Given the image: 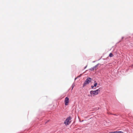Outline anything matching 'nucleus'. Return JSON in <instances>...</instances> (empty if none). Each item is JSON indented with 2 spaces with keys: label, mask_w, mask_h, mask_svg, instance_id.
<instances>
[{
  "label": "nucleus",
  "mask_w": 133,
  "mask_h": 133,
  "mask_svg": "<svg viewBox=\"0 0 133 133\" xmlns=\"http://www.w3.org/2000/svg\"><path fill=\"white\" fill-rule=\"evenodd\" d=\"M108 133H117V131H115L113 132H109Z\"/></svg>",
  "instance_id": "nucleus-9"
},
{
  "label": "nucleus",
  "mask_w": 133,
  "mask_h": 133,
  "mask_svg": "<svg viewBox=\"0 0 133 133\" xmlns=\"http://www.w3.org/2000/svg\"><path fill=\"white\" fill-rule=\"evenodd\" d=\"M71 117H68L65 120L64 123L66 125H68L71 123Z\"/></svg>",
  "instance_id": "nucleus-3"
},
{
  "label": "nucleus",
  "mask_w": 133,
  "mask_h": 133,
  "mask_svg": "<svg viewBox=\"0 0 133 133\" xmlns=\"http://www.w3.org/2000/svg\"><path fill=\"white\" fill-rule=\"evenodd\" d=\"M65 104L66 105H68L69 102V98L67 97H66L64 101Z\"/></svg>",
  "instance_id": "nucleus-4"
},
{
  "label": "nucleus",
  "mask_w": 133,
  "mask_h": 133,
  "mask_svg": "<svg viewBox=\"0 0 133 133\" xmlns=\"http://www.w3.org/2000/svg\"><path fill=\"white\" fill-rule=\"evenodd\" d=\"M114 56L113 54L111 53H110L109 55V56L110 57H112Z\"/></svg>",
  "instance_id": "nucleus-6"
},
{
  "label": "nucleus",
  "mask_w": 133,
  "mask_h": 133,
  "mask_svg": "<svg viewBox=\"0 0 133 133\" xmlns=\"http://www.w3.org/2000/svg\"><path fill=\"white\" fill-rule=\"evenodd\" d=\"M89 70L90 71H93L94 70V68H92L90 69H89Z\"/></svg>",
  "instance_id": "nucleus-7"
},
{
  "label": "nucleus",
  "mask_w": 133,
  "mask_h": 133,
  "mask_svg": "<svg viewBox=\"0 0 133 133\" xmlns=\"http://www.w3.org/2000/svg\"><path fill=\"white\" fill-rule=\"evenodd\" d=\"M94 86H91V87L92 88H94Z\"/></svg>",
  "instance_id": "nucleus-10"
},
{
  "label": "nucleus",
  "mask_w": 133,
  "mask_h": 133,
  "mask_svg": "<svg viewBox=\"0 0 133 133\" xmlns=\"http://www.w3.org/2000/svg\"><path fill=\"white\" fill-rule=\"evenodd\" d=\"M98 64H97V65H96L94 67H93L95 70H96L98 69L97 67L98 66Z\"/></svg>",
  "instance_id": "nucleus-5"
},
{
  "label": "nucleus",
  "mask_w": 133,
  "mask_h": 133,
  "mask_svg": "<svg viewBox=\"0 0 133 133\" xmlns=\"http://www.w3.org/2000/svg\"><path fill=\"white\" fill-rule=\"evenodd\" d=\"M101 88H99L98 89L95 90H91L90 92V94L91 97L95 96V95H97L99 94Z\"/></svg>",
  "instance_id": "nucleus-1"
},
{
  "label": "nucleus",
  "mask_w": 133,
  "mask_h": 133,
  "mask_svg": "<svg viewBox=\"0 0 133 133\" xmlns=\"http://www.w3.org/2000/svg\"><path fill=\"white\" fill-rule=\"evenodd\" d=\"M131 67H132V68H133V65H132L131 66Z\"/></svg>",
  "instance_id": "nucleus-11"
},
{
  "label": "nucleus",
  "mask_w": 133,
  "mask_h": 133,
  "mask_svg": "<svg viewBox=\"0 0 133 133\" xmlns=\"http://www.w3.org/2000/svg\"><path fill=\"white\" fill-rule=\"evenodd\" d=\"M97 85V83L96 82H95V83L94 84V87H96V86Z\"/></svg>",
  "instance_id": "nucleus-8"
},
{
  "label": "nucleus",
  "mask_w": 133,
  "mask_h": 133,
  "mask_svg": "<svg viewBox=\"0 0 133 133\" xmlns=\"http://www.w3.org/2000/svg\"><path fill=\"white\" fill-rule=\"evenodd\" d=\"M91 78L88 77L84 83L83 84V87H85L87 84H88L91 81Z\"/></svg>",
  "instance_id": "nucleus-2"
},
{
  "label": "nucleus",
  "mask_w": 133,
  "mask_h": 133,
  "mask_svg": "<svg viewBox=\"0 0 133 133\" xmlns=\"http://www.w3.org/2000/svg\"><path fill=\"white\" fill-rule=\"evenodd\" d=\"M87 66H86L85 67V68H84V69H85V68H86V67H87Z\"/></svg>",
  "instance_id": "nucleus-12"
},
{
  "label": "nucleus",
  "mask_w": 133,
  "mask_h": 133,
  "mask_svg": "<svg viewBox=\"0 0 133 133\" xmlns=\"http://www.w3.org/2000/svg\"><path fill=\"white\" fill-rule=\"evenodd\" d=\"M74 87V86H72V89H73V88Z\"/></svg>",
  "instance_id": "nucleus-13"
}]
</instances>
